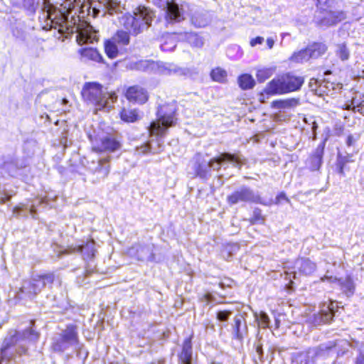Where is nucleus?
Masks as SVG:
<instances>
[{
  "label": "nucleus",
  "instance_id": "nucleus-3",
  "mask_svg": "<svg viewBox=\"0 0 364 364\" xmlns=\"http://www.w3.org/2000/svg\"><path fill=\"white\" fill-rule=\"evenodd\" d=\"M176 110L174 104L164 105L159 107L157 112V119L152 122L149 127V132L151 136H164L167 129L176 124Z\"/></svg>",
  "mask_w": 364,
  "mask_h": 364
},
{
  "label": "nucleus",
  "instance_id": "nucleus-10",
  "mask_svg": "<svg viewBox=\"0 0 364 364\" xmlns=\"http://www.w3.org/2000/svg\"><path fill=\"white\" fill-rule=\"evenodd\" d=\"M166 19L168 23L180 22L184 19L183 9L174 1H166L164 4Z\"/></svg>",
  "mask_w": 364,
  "mask_h": 364
},
{
  "label": "nucleus",
  "instance_id": "nucleus-21",
  "mask_svg": "<svg viewBox=\"0 0 364 364\" xmlns=\"http://www.w3.org/2000/svg\"><path fill=\"white\" fill-rule=\"evenodd\" d=\"M109 159L110 157L108 156L97 159V166L95 169V173L97 174L98 180L103 179L108 175L109 172Z\"/></svg>",
  "mask_w": 364,
  "mask_h": 364
},
{
  "label": "nucleus",
  "instance_id": "nucleus-48",
  "mask_svg": "<svg viewBox=\"0 0 364 364\" xmlns=\"http://www.w3.org/2000/svg\"><path fill=\"white\" fill-rule=\"evenodd\" d=\"M264 221V218L261 214V211L259 209H256L253 213V217L251 220L252 223H262Z\"/></svg>",
  "mask_w": 364,
  "mask_h": 364
},
{
  "label": "nucleus",
  "instance_id": "nucleus-5",
  "mask_svg": "<svg viewBox=\"0 0 364 364\" xmlns=\"http://www.w3.org/2000/svg\"><path fill=\"white\" fill-rule=\"evenodd\" d=\"M92 104L95 102V110L97 113L98 110L102 109H109L111 107V104L114 102L117 97L114 94H110L107 92V88L103 89V87L97 82H92Z\"/></svg>",
  "mask_w": 364,
  "mask_h": 364
},
{
  "label": "nucleus",
  "instance_id": "nucleus-56",
  "mask_svg": "<svg viewBox=\"0 0 364 364\" xmlns=\"http://www.w3.org/2000/svg\"><path fill=\"white\" fill-rule=\"evenodd\" d=\"M287 279H289L291 282H292V279L296 278V273L295 272L287 273Z\"/></svg>",
  "mask_w": 364,
  "mask_h": 364
},
{
  "label": "nucleus",
  "instance_id": "nucleus-57",
  "mask_svg": "<svg viewBox=\"0 0 364 364\" xmlns=\"http://www.w3.org/2000/svg\"><path fill=\"white\" fill-rule=\"evenodd\" d=\"M357 112H359L360 114L364 115V98L363 99L360 105L357 109Z\"/></svg>",
  "mask_w": 364,
  "mask_h": 364
},
{
  "label": "nucleus",
  "instance_id": "nucleus-51",
  "mask_svg": "<svg viewBox=\"0 0 364 364\" xmlns=\"http://www.w3.org/2000/svg\"><path fill=\"white\" fill-rule=\"evenodd\" d=\"M362 348V350L355 359V364H364V344Z\"/></svg>",
  "mask_w": 364,
  "mask_h": 364
},
{
  "label": "nucleus",
  "instance_id": "nucleus-50",
  "mask_svg": "<svg viewBox=\"0 0 364 364\" xmlns=\"http://www.w3.org/2000/svg\"><path fill=\"white\" fill-rule=\"evenodd\" d=\"M92 60H95L99 63L103 62V57L101 54L99 53V52L92 48Z\"/></svg>",
  "mask_w": 364,
  "mask_h": 364
},
{
  "label": "nucleus",
  "instance_id": "nucleus-32",
  "mask_svg": "<svg viewBox=\"0 0 364 364\" xmlns=\"http://www.w3.org/2000/svg\"><path fill=\"white\" fill-rule=\"evenodd\" d=\"M336 54L342 61L348 60L350 58V50L346 43H340L336 46Z\"/></svg>",
  "mask_w": 364,
  "mask_h": 364
},
{
  "label": "nucleus",
  "instance_id": "nucleus-15",
  "mask_svg": "<svg viewBox=\"0 0 364 364\" xmlns=\"http://www.w3.org/2000/svg\"><path fill=\"white\" fill-rule=\"evenodd\" d=\"M334 316L333 307L323 304L317 314L312 316V323L314 325H321L329 323Z\"/></svg>",
  "mask_w": 364,
  "mask_h": 364
},
{
  "label": "nucleus",
  "instance_id": "nucleus-38",
  "mask_svg": "<svg viewBox=\"0 0 364 364\" xmlns=\"http://www.w3.org/2000/svg\"><path fill=\"white\" fill-rule=\"evenodd\" d=\"M255 355H254V361L256 364L264 362V351L262 349V343L260 340L255 343Z\"/></svg>",
  "mask_w": 364,
  "mask_h": 364
},
{
  "label": "nucleus",
  "instance_id": "nucleus-30",
  "mask_svg": "<svg viewBox=\"0 0 364 364\" xmlns=\"http://www.w3.org/2000/svg\"><path fill=\"white\" fill-rule=\"evenodd\" d=\"M309 59L310 56L308 47L305 49L294 53L290 58V60L294 63H304L308 61Z\"/></svg>",
  "mask_w": 364,
  "mask_h": 364
},
{
  "label": "nucleus",
  "instance_id": "nucleus-9",
  "mask_svg": "<svg viewBox=\"0 0 364 364\" xmlns=\"http://www.w3.org/2000/svg\"><path fill=\"white\" fill-rule=\"evenodd\" d=\"M129 254L135 257L138 260L154 262L155 255L154 253V246L152 245H135L129 250Z\"/></svg>",
  "mask_w": 364,
  "mask_h": 364
},
{
  "label": "nucleus",
  "instance_id": "nucleus-26",
  "mask_svg": "<svg viewBox=\"0 0 364 364\" xmlns=\"http://www.w3.org/2000/svg\"><path fill=\"white\" fill-rule=\"evenodd\" d=\"M196 173L201 178H208L210 176L211 170L208 161H203L196 166Z\"/></svg>",
  "mask_w": 364,
  "mask_h": 364
},
{
  "label": "nucleus",
  "instance_id": "nucleus-6",
  "mask_svg": "<svg viewBox=\"0 0 364 364\" xmlns=\"http://www.w3.org/2000/svg\"><path fill=\"white\" fill-rule=\"evenodd\" d=\"M259 196L249 187L242 186L228 196L227 201L230 205L238 203H258Z\"/></svg>",
  "mask_w": 364,
  "mask_h": 364
},
{
  "label": "nucleus",
  "instance_id": "nucleus-14",
  "mask_svg": "<svg viewBox=\"0 0 364 364\" xmlns=\"http://www.w3.org/2000/svg\"><path fill=\"white\" fill-rule=\"evenodd\" d=\"M326 139L318 145L314 153L306 161V166L311 171H314L318 170L323 163V156L326 146Z\"/></svg>",
  "mask_w": 364,
  "mask_h": 364
},
{
  "label": "nucleus",
  "instance_id": "nucleus-36",
  "mask_svg": "<svg viewBox=\"0 0 364 364\" xmlns=\"http://www.w3.org/2000/svg\"><path fill=\"white\" fill-rule=\"evenodd\" d=\"M239 249L240 247L237 244H229L222 251V255L226 260H229Z\"/></svg>",
  "mask_w": 364,
  "mask_h": 364
},
{
  "label": "nucleus",
  "instance_id": "nucleus-40",
  "mask_svg": "<svg viewBox=\"0 0 364 364\" xmlns=\"http://www.w3.org/2000/svg\"><path fill=\"white\" fill-rule=\"evenodd\" d=\"M274 70L272 68H262L258 70L256 74L257 80L263 82L273 75Z\"/></svg>",
  "mask_w": 364,
  "mask_h": 364
},
{
  "label": "nucleus",
  "instance_id": "nucleus-4",
  "mask_svg": "<svg viewBox=\"0 0 364 364\" xmlns=\"http://www.w3.org/2000/svg\"><path fill=\"white\" fill-rule=\"evenodd\" d=\"M78 343L77 326L69 324L60 333L58 338L53 341L51 348L53 351L62 353L65 349Z\"/></svg>",
  "mask_w": 364,
  "mask_h": 364
},
{
  "label": "nucleus",
  "instance_id": "nucleus-45",
  "mask_svg": "<svg viewBox=\"0 0 364 364\" xmlns=\"http://www.w3.org/2000/svg\"><path fill=\"white\" fill-rule=\"evenodd\" d=\"M232 314L231 311H219L217 313L216 318L220 321H227Z\"/></svg>",
  "mask_w": 364,
  "mask_h": 364
},
{
  "label": "nucleus",
  "instance_id": "nucleus-46",
  "mask_svg": "<svg viewBox=\"0 0 364 364\" xmlns=\"http://www.w3.org/2000/svg\"><path fill=\"white\" fill-rule=\"evenodd\" d=\"M60 20V22L59 23V25H58V26H59L58 31L61 33H70L69 28L67 26V18L64 16L62 15Z\"/></svg>",
  "mask_w": 364,
  "mask_h": 364
},
{
  "label": "nucleus",
  "instance_id": "nucleus-37",
  "mask_svg": "<svg viewBox=\"0 0 364 364\" xmlns=\"http://www.w3.org/2000/svg\"><path fill=\"white\" fill-rule=\"evenodd\" d=\"M364 98V96H361L356 95L355 97L352 98L350 103L345 104V109H351L354 112H357V109L360 105V103Z\"/></svg>",
  "mask_w": 364,
  "mask_h": 364
},
{
  "label": "nucleus",
  "instance_id": "nucleus-16",
  "mask_svg": "<svg viewBox=\"0 0 364 364\" xmlns=\"http://www.w3.org/2000/svg\"><path fill=\"white\" fill-rule=\"evenodd\" d=\"M126 97L130 102L144 104L148 100L147 92L142 87L135 85L127 89Z\"/></svg>",
  "mask_w": 364,
  "mask_h": 364
},
{
  "label": "nucleus",
  "instance_id": "nucleus-49",
  "mask_svg": "<svg viewBox=\"0 0 364 364\" xmlns=\"http://www.w3.org/2000/svg\"><path fill=\"white\" fill-rule=\"evenodd\" d=\"M264 39L263 37H261V36H257L255 38H252L251 41H250V46L252 47H255L257 45H260V44H262L263 42H264Z\"/></svg>",
  "mask_w": 364,
  "mask_h": 364
},
{
  "label": "nucleus",
  "instance_id": "nucleus-53",
  "mask_svg": "<svg viewBox=\"0 0 364 364\" xmlns=\"http://www.w3.org/2000/svg\"><path fill=\"white\" fill-rule=\"evenodd\" d=\"M356 140L357 139H355L353 135L350 134L347 137L346 144L348 146H350L354 144Z\"/></svg>",
  "mask_w": 364,
  "mask_h": 364
},
{
  "label": "nucleus",
  "instance_id": "nucleus-1",
  "mask_svg": "<svg viewBox=\"0 0 364 364\" xmlns=\"http://www.w3.org/2000/svg\"><path fill=\"white\" fill-rule=\"evenodd\" d=\"M154 16L151 10L146 7H139L134 16H124L121 19V23L127 31L118 30L112 40L117 45L127 46L130 42L129 33L138 35L147 29L151 25Z\"/></svg>",
  "mask_w": 364,
  "mask_h": 364
},
{
  "label": "nucleus",
  "instance_id": "nucleus-62",
  "mask_svg": "<svg viewBox=\"0 0 364 364\" xmlns=\"http://www.w3.org/2000/svg\"><path fill=\"white\" fill-rule=\"evenodd\" d=\"M97 41V36H96V31L94 29V28L92 27V42L94 41Z\"/></svg>",
  "mask_w": 364,
  "mask_h": 364
},
{
  "label": "nucleus",
  "instance_id": "nucleus-60",
  "mask_svg": "<svg viewBox=\"0 0 364 364\" xmlns=\"http://www.w3.org/2000/svg\"><path fill=\"white\" fill-rule=\"evenodd\" d=\"M100 11L92 6V18L96 17L99 14Z\"/></svg>",
  "mask_w": 364,
  "mask_h": 364
},
{
  "label": "nucleus",
  "instance_id": "nucleus-25",
  "mask_svg": "<svg viewBox=\"0 0 364 364\" xmlns=\"http://www.w3.org/2000/svg\"><path fill=\"white\" fill-rule=\"evenodd\" d=\"M91 38V26H87L85 28H79L77 30V35L76 41L79 46H82L89 42Z\"/></svg>",
  "mask_w": 364,
  "mask_h": 364
},
{
  "label": "nucleus",
  "instance_id": "nucleus-11",
  "mask_svg": "<svg viewBox=\"0 0 364 364\" xmlns=\"http://www.w3.org/2000/svg\"><path fill=\"white\" fill-rule=\"evenodd\" d=\"M100 141L101 145L97 149L100 151L115 152L120 150L122 146L120 139L115 134H107Z\"/></svg>",
  "mask_w": 364,
  "mask_h": 364
},
{
  "label": "nucleus",
  "instance_id": "nucleus-18",
  "mask_svg": "<svg viewBox=\"0 0 364 364\" xmlns=\"http://www.w3.org/2000/svg\"><path fill=\"white\" fill-rule=\"evenodd\" d=\"M191 21L196 27H205L210 23L211 16L205 10H196L191 14Z\"/></svg>",
  "mask_w": 364,
  "mask_h": 364
},
{
  "label": "nucleus",
  "instance_id": "nucleus-17",
  "mask_svg": "<svg viewBox=\"0 0 364 364\" xmlns=\"http://www.w3.org/2000/svg\"><path fill=\"white\" fill-rule=\"evenodd\" d=\"M345 15L341 11H326L323 16L318 21L321 26L328 27L337 24L344 19Z\"/></svg>",
  "mask_w": 364,
  "mask_h": 364
},
{
  "label": "nucleus",
  "instance_id": "nucleus-20",
  "mask_svg": "<svg viewBox=\"0 0 364 364\" xmlns=\"http://www.w3.org/2000/svg\"><path fill=\"white\" fill-rule=\"evenodd\" d=\"M193 349L191 338H186L183 343L182 350L179 354V364H192Z\"/></svg>",
  "mask_w": 364,
  "mask_h": 364
},
{
  "label": "nucleus",
  "instance_id": "nucleus-7",
  "mask_svg": "<svg viewBox=\"0 0 364 364\" xmlns=\"http://www.w3.org/2000/svg\"><path fill=\"white\" fill-rule=\"evenodd\" d=\"M210 170L219 171L225 163H230L233 166L240 168L244 164V159L238 154H232L230 153L225 152L220 154L219 156L213 158L209 161Z\"/></svg>",
  "mask_w": 364,
  "mask_h": 364
},
{
  "label": "nucleus",
  "instance_id": "nucleus-29",
  "mask_svg": "<svg viewBox=\"0 0 364 364\" xmlns=\"http://www.w3.org/2000/svg\"><path fill=\"white\" fill-rule=\"evenodd\" d=\"M185 39L192 46L200 48L203 46V41L197 33L193 32H186L183 33Z\"/></svg>",
  "mask_w": 364,
  "mask_h": 364
},
{
  "label": "nucleus",
  "instance_id": "nucleus-2",
  "mask_svg": "<svg viewBox=\"0 0 364 364\" xmlns=\"http://www.w3.org/2000/svg\"><path fill=\"white\" fill-rule=\"evenodd\" d=\"M304 82L303 77L287 73L272 80L266 86L267 95H283L300 90Z\"/></svg>",
  "mask_w": 364,
  "mask_h": 364
},
{
  "label": "nucleus",
  "instance_id": "nucleus-47",
  "mask_svg": "<svg viewBox=\"0 0 364 364\" xmlns=\"http://www.w3.org/2000/svg\"><path fill=\"white\" fill-rule=\"evenodd\" d=\"M200 301L205 305H210L214 304L216 299L210 293H206L200 298Z\"/></svg>",
  "mask_w": 364,
  "mask_h": 364
},
{
  "label": "nucleus",
  "instance_id": "nucleus-42",
  "mask_svg": "<svg viewBox=\"0 0 364 364\" xmlns=\"http://www.w3.org/2000/svg\"><path fill=\"white\" fill-rule=\"evenodd\" d=\"M157 150L154 149L150 142L144 143L139 146L136 147V152L139 154H144L148 152H156Z\"/></svg>",
  "mask_w": 364,
  "mask_h": 364
},
{
  "label": "nucleus",
  "instance_id": "nucleus-22",
  "mask_svg": "<svg viewBox=\"0 0 364 364\" xmlns=\"http://www.w3.org/2000/svg\"><path fill=\"white\" fill-rule=\"evenodd\" d=\"M295 264L299 272L304 275H309L316 269V264L306 258L298 259Z\"/></svg>",
  "mask_w": 364,
  "mask_h": 364
},
{
  "label": "nucleus",
  "instance_id": "nucleus-59",
  "mask_svg": "<svg viewBox=\"0 0 364 364\" xmlns=\"http://www.w3.org/2000/svg\"><path fill=\"white\" fill-rule=\"evenodd\" d=\"M317 128H318L317 124L315 122H314L313 126H312V129H313V132H314V136H313V139L314 140H315L316 138V130Z\"/></svg>",
  "mask_w": 364,
  "mask_h": 364
},
{
  "label": "nucleus",
  "instance_id": "nucleus-55",
  "mask_svg": "<svg viewBox=\"0 0 364 364\" xmlns=\"http://www.w3.org/2000/svg\"><path fill=\"white\" fill-rule=\"evenodd\" d=\"M275 41L272 38H268L267 39V44L269 49H272L274 45Z\"/></svg>",
  "mask_w": 364,
  "mask_h": 364
},
{
  "label": "nucleus",
  "instance_id": "nucleus-61",
  "mask_svg": "<svg viewBox=\"0 0 364 364\" xmlns=\"http://www.w3.org/2000/svg\"><path fill=\"white\" fill-rule=\"evenodd\" d=\"M208 330H211V331H215V326L213 324H208L206 326V331H208Z\"/></svg>",
  "mask_w": 364,
  "mask_h": 364
},
{
  "label": "nucleus",
  "instance_id": "nucleus-43",
  "mask_svg": "<svg viewBox=\"0 0 364 364\" xmlns=\"http://www.w3.org/2000/svg\"><path fill=\"white\" fill-rule=\"evenodd\" d=\"M78 53L81 60H88L91 59V47H82L78 50Z\"/></svg>",
  "mask_w": 364,
  "mask_h": 364
},
{
  "label": "nucleus",
  "instance_id": "nucleus-24",
  "mask_svg": "<svg viewBox=\"0 0 364 364\" xmlns=\"http://www.w3.org/2000/svg\"><path fill=\"white\" fill-rule=\"evenodd\" d=\"M120 117L122 121L128 123H133L139 119V112L136 109H122Z\"/></svg>",
  "mask_w": 364,
  "mask_h": 364
},
{
  "label": "nucleus",
  "instance_id": "nucleus-23",
  "mask_svg": "<svg viewBox=\"0 0 364 364\" xmlns=\"http://www.w3.org/2000/svg\"><path fill=\"white\" fill-rule=\"evenodd\" d=\"M310 58H318L327 50V46L322 43H314L308 46Z\"/></svg>",
  "mask_w": 364,
  "mask_h": 364
},
{
  "label": "nucleus",
  "instance_id": "nucleus-34",
  "mask_svg": "<svg viewBox=\"0 0 364 364\" xmlns=\"http://www.w3.org/2000/svg\"><path fill=\"white\" fill-rule=\"evenodd\" d=\"M353 160L351 159V156L346 155L342 156L340 154H338L337 161H336V170L337 172L343 175V164H348V163L353 162Z\"/></svg>",
  "mask_w": 364,
  "mask_h": 364
},
{
  "label": "nucleus",
  "instance_id": "nucleus-8",
  "mask_svg": "<svg viewBox=\"0 0 364 364\" xmlns=\"http://www.w3.org/2000/svg\"><path fill=\"white\" fill-rule=\"evenodd\" d=\"M158 67L159 69V72L164 75H171V74H181L182 70L177 68L176 65L163 63L161 65H159L154 61H140L136 65V68L137 70H141L144 71H146L149 70H153Z\"/></svg>",
  "mask_w": 364,
  "mask_h": 364
},
{
  "label": "nucleus",
  "instance_id": "nucleus-41",
  "mask_svg": "<svg viewBox=\"0 0 364 364\" xmlns=\"http://www.w3.org/2000/svg\"><path fill=\"white\" fill-rule=\"evenodd\" d=\"M21 333V336L24 337V340L28 339L30 341H37L40 337V333L32 328H26Z\"/></svg>",
  "mask_w": 364,
  "mask_h": 364
},
{
  "label": "nucleus",
  "instance_id": "nucleus-27",
  "mask_svg": "<svg viewBox=\"0 0 364 364\" xmlns=\"http://www.w3.org/2000/svg\"><path fill=\"white\" fill-rule=\"evenodd\" d=\"M55 278V275L53 272H48L37 275L33 280L35 282H41V288L38 289V291H40L46 284H53Z\"/></svg>",
  "mask_w": 364,
  "mask_h": 364
},
{
  "label": "nucleus",
  "instance_id": "nucleus-39",
  "mask_svg": "<svg viewBox=\"0 0 364 364\" xmlns=\"http://www.w3.org/2000/svg\"><path fill=\"white\" fill-rule=\"evenodd\" d=\"M255 316L259 327L263 328L269 327L270 319L265 312L262 311L259 314H255Z\"/></svg>",
  "mask_w": 364,
  "mask_h": 364
},
{
  "label": "nucleus",
  "instance_id": "nucleus-44",
  "mask_svg": "<svg viewBox=\"0 0 364 364\" xmlns=\"http://www.w3.org/2000/svg\"><path fill=\"white\" fill-rule=\"evenodd\" d=\"M81 95L85 100H90L91 99V82H87L84 85Z\"/></svg>",
  "mask_w": 364,
  "mask_h": 364
},
{
  "label": "nucleus",
  "instance_id": "nucleus-35",
  "mask_svg": "<svg viewBox=\"0 0 364 364\" xmlns=\"http://www.w3.org/2000/svg\"><path fill=\"white\" fill-rule=\"evenodd\" d=\"M210 76L214 81L224 82L227 78V72L220 68H217L211 71Z\"/></svg>",
  "mask_w": 364,
  "mask_h": 364
},
{
  "label": "nucleus",
  "instance_id": "nucleus-54",
  "mask_svg": "<svg viewBox=\"0 0 364 364\" xmlns=\"http://www.w3.org/2000/svg\"><path fill=\"white\" fill-rule=\"evenodd\" d=\"M282 200H288V198H287L285 193H280L276 198V203H279Z\"/></svg>",
  "mask_w": 364,
  "mask_h": 364
},
{
  "label": "nucleus",
  "instance_id": "nucleus-63",
  "mask_svg": "<svg viewBox=\"0 0 364 364\" xmlns=\"http://www.w3.org/2000/svg\"><path fill=\"white\" fill-rule=\"evenodd\" d=\"M346 170H349V168L347 167V164H343V175H342L343 176H345V171Z\"/></svg>",
  "mask_w": 364,
  "mask_h": 364
},
{
  "label": "nucleus",
  "instance_id": "nucleus-31",
  "mask_svg": "<svg viewBox=\"0 0 364 364\" xmlns=\"http://www.w3.org/2000/svg\"><path fill=\"white\" fill-rule=\"evenodd\" d=\"M299 104V100L291 98L285 100H276L272 102V107L277 109L291 107Z\"/></svg>",
  "mask_w": 364,
  "mask_h": 364
},
{
  "label": "nucleus",
  "instance_id": "nucleus-64",
  "mask_svg": "<svg viewBox=\"0 0 364 364\" xmlns=\"http://www.w3.org/2000/svg\"><path fill=\"white\" fill-rule=\"evenodd\" d=\"M317 1L319 4H322L326 3V0H317Z\"/></svg>",
  "mask_w": 364,
  "mask_h": 364
},
{
  "label": "nucleus",
  "instance_id": "nucleus-12",
  "mask_svg": "<svg viewBox=\"0 0 364 364\" xmlns=\"http://www.w3.org/2000/svg\"><path fill=\"white\" fill-rule=\"evenodd\" d=\"M319 282H328L329 283L338 282L348 296H352L355 291V284L350 277H347L345 279H337L336 277L325 275L320 278Z\"/></svg>",
  "mask_w": 364,
  "mask_h": 364
},
{
  "label": "nucleus",
  "instance_id": "nucleus-52",
  "mask_svg": "<svg viewBox=\"0 0 364 364\" xmlns=\"http://www.w3.org/2000/svg\"><path fill=\"white\" fill-rule=\"evenodd\" d=\"M11 198V195L4 192L0 195V204H4L6 201L10 200Z\"/></svg>",
  "mask_w": 364,
  "mask_h": 364
},
{
  "label": "nucleus",
  "instance_id": "nucleus-19",
  "mask_svg": "<svg viewBox=\"0 0 364 364\" xmlns=\"http://www.w3.org/2000/svg\"><path fill=\"white\" fill-rule=\"evenodd\" d=\"M247 332V327L242 315H237L234 318L233 335L237 340H242Z\"/></svg>",
  "mask_w": 364,
  "mask_h": 364
},
{
  "label": "nucleus",
  "instance_id": "nucleus-28",
  "mask_svg": "<svg viewBox=\"0 0 364 364\" xmlns=\"http://www.w3.org/2000/svg\"><path fill=\"white\" fill-rule=\"evenodd\" d=\"M237 81L239 86L242 90L252 89L255 85V80L253 79L252 76L250 74H243L240 75L238 77Z\"/></svg>",
  "mask_w": 364,
  "mask_h": 364
},
{
  "label": "nucleus",
  "instance_id": "nucleus-13",
  "mask_svg": "<svg viewBox=\"0 0 364 364\" xmlns=\"http://www.w3.org/2000/svg\"><path fill=\"white\" fill-rule=\"evenodd\" d=\"M24 340L21 332L15 331L14 333L8 338H5L0 348V364L5 360H10L6 356V351L15 346L18 342Z\"/></svg>",
  "mask_w": 364,
  "mask_h": 364
},
{
  "label": "nucleus",
  "instance_id": "nucleus-58",
  "mask_svg": "<svg viewBox=\"0 0 364 364\" xmlns=\"http://www.w3.org/2000/svg\"><path fill=\"white\" fill-rule=\"evenodd\" d=\"M28 353L27 348L24 346H21L19 348L18 350L17 351V353H18L20 355H26Z\"/></svg>",
  "mask_w": 364,
  "mask_h": 364
},
{
  "label": "nucleus",
  "instance_id": "nucleus-33",
  "mask_svg": "<svg viewBox=\"0 0 364 364\" xmlns=\"http://www.w3.org/2000/svg\"><path fill=\"white\" fill-rule=\"evenodd\" d=\"M105 50L109 58H114L118 54L117 45L112 39L106 41L105 43Z\"/></svg>",
  "mask_w": 364,
  "mask_h": 364
}]
</instances>
